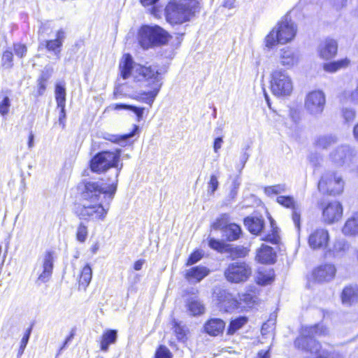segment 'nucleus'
<instances>
[{
  "mask_svg": "<svg viewBox=\"0 0 358 358\" xmlns=\"http://www.w3.org/2000/svg\"><path fill=\"white\" fill-rule=\"evenodd\" d=\"M120 156L121 150L116 149L113 152H99L90 160V167L94 173H101L110 168H115V182L110 185L92 180L83 182V204L77 211L80 219L92 221H103L106 219L117 190L118 176L123 167V164L120 163Z\"/></svg>",
  "mask_w": 358,
  "mask_h": 358,
  "instance_id": "f257e3e1",
  "label": "nucleus"
},
{
  "mask_svg": "<svg viewBox=\"0 0 358 358\" xmlns=\"http://www.w3.org/2000/svg\"><path fill=\"white\" fill-rule=\"evenodd\" d=\"M119 68L122 78L127 79L131 75L135 81L146 82L147 85L150 86L151 90L145 94L148 96L146 103H152L162 87V78L157 66L134 64L131 56L127 54L120 61Z\"/></svg>",
  "mask_w": 358,
  "mask_h": 358,
  "instance_id": "f03ea898",
  "label": "nucleus"
},
{
  "mask_svg": "<svg viewBox=\"0 0 358 358\" xmlns=\"http://www.w3.org/2000/svg\"><path fill=\"white\" fill-rule=\"evenodd\" d=\"M328 332L327 328L322 324L303 327L300 336L294 341V346L315 355V358H343L338 352L322 349L320 344L313 339L315 336H324Z\"/></svg>",
  "mask_w": 358,
  "mask_h": 358,
  "instance_id": "7ed1b4c3",
  "label": "nucleus"
},
{
  "mask_svg": "<svg viewBox=\"0 0 358 358\" xmlns=\"http://www.w3.org/2000/svg\"><path fill=\"white\" fill-rule=\"evenodd\" d=\"M297 27L287 16L282 19L265 38L266 46L272 48L278 43L286 44L296 36Z\"/></svg>",
  "mask_w": 358,
  "mask_h": 358,
  "instance_id": "20e7f679",
  "label": "nucleus"
},
{
  "mask_svg": "<svg viewBox=\"0 0 358 358\" xmlns=\"http://www.w3.org/2000/svg\"><path fill=\"white\" fill-rule=\"evenodd\" d=\"M169 38L168 32L157 25H144L138 32L139 44L146 50L166 44Z\"/></svg>",
  "mask_w": 358,
  "mask_h": 358,
  "instance_id": "39448f33",
  "label": "nucleus"
},
{
  "mask_svg": "<svg viewBox=\"0 0 358 358\" xmlns=\"http://www.w3.org/2000/svg\"><path fill=\"white\" fill-rule=\"evenodd\" d=\"M270 88L277 97H286L292 93L294 85L289 74L284 69H278L271 74Z\"/></svg>",
  "mask_w": 358,
  "mask_h": 358,
  "instance_id": "423d86ee",
  "label": "nucleus"
},
{
  "mask_svg": "<svg viewBox=\"0 0 358 358\" xmlns=\"http://www.w3.org/2000/svg\"><path fill=\"white\" fill-rule=\"evenodd\" d=\"M325 106L326 95L322 90L310 91L304 98V110L312 117H320L324 110Z\"/></svg>",
  "mask_w": 358,
  "mask_h": 358,
  "instance_id": "0eeeda50",
  "label": "nucleus"
},
{
  "mask_svg": "<svg viewBox=\"0 0 358 358\" xmlns=\"http://www.w3.org/2000/svg\"><path fill=\"white\" fill-rule=\"evenodd\" d=\"M343 188L342 176L333 171L324 173L318 182V189L323 194L335 196L343 192Z\"/></svg>",
  "mask_w": 358,
  "mask_h": 358,
  "instance_id": "6e6552de",
  "label": "nucleus"
},
{
  "mask_svg": "<svg viewBox=\"0 0 358 358\" xmlns=\"http://www.w3.org/2000/svg\"><path fill=\"white\" fill-rule=\"evenodd\" d=\"M252 273L250 266L245 262H236L228 265L224 270L226 280L232 283L246 281Z\"/></svg>",
  "mask_w": 358,
  "mask_h": 358,
  "instance_id": "1a4fd4ad",
  "label": "nucleus"
},
{
  "mask_svg": "<svg viewBox=\"0 0 358 358\" xmlns=\"http://www.w3.org/2000/svg\"><path fill=\"white\" fill-rule=\"evenodd\" d=\"M54 266V252L46 251L38 259L35 270L38 275L36 284L41 285L48 282L52 276Z\"/></svg>",
  "mask_w": 358,
  "mask_h": 358,
  "instance_id": "9d476101",
  "label": "nucleus"
},
{
  "mask_svg": "<svg viewBox=\"0 0 358 358\" xmlns=\"http://www.w3.org/2000/svg\"><path fill=\"white\" fill-rule=\"evenodd\" d=\"M357 155L356 150L348 145H341L329 153V159L337 166H348Z\"/></svg>",
  "mask_w": 358,
  "mask_h": 358,
  "instance_id": "9b49d317",
  "label": "nucleus"
},
{
  "mask_svg": "<svg viewBox=\"0 0 358 358\" xmlns=\"http://www.w3.org/2000/svg\"><path fill=\"white\" fill-rule=\"evenodd\" d=\"M276 57L279 64L286 69H292L297 66L301 60L300 52L290 47L280 49L277 52Z\"/></svg>",
  "mask_w": 358,
  "mask_h": 358,
  "instance_id": "f8f14e48",
  "label": "nucleus"
},
{
  "mask_svg": "<svg viewBox=\"0 0 358 358\" xmlns=\"http://www.w3.org/2000/svg\"><path fill=\"white\" fill-rule=\"evenodd\" d=\"M321 208L322 210V219L326 224H334L339 221L343 216V206L337 201L323 204Z\"/></svg>",
  "mask_w": 358,
  "mask_h": 358,
  "instance_id": "ddd939ff",
  "label": "nucleus"
},
{
  "mask_svg": "<svg viewBox=\"0 0 358 358\" xmlns=\"http://www.w3.org/2000/svg\"><path fill=\"white\" fill-rule=\"evenodd\" d=\"M330 236L327 229L317 228L310 233L308 245L313 250L324 249L329 244Z\"/></svg>",
  "mask_w": 358,
  "mask_h": 358,
  "instance_id": "4468645a",
  "label": "nucleus"
},
{
  "mask_svg": "<svg viewBox=\"0 0 358 358\" xmlns=\"http://www.w3.org/2000/svg\"><path fill=\"white\" fill-rule=\"evenodd\" d=\"M199 10L197 0H180V24L190 21Z\"/></svg>",
  "mask_w": 358,
  "mask_h": 358,
  "instance_id": "2eb2a0df",
  "label": "nucleus"
},
{
  "mask_svg": "<svg viewBox=\"0 0 358 358\" xmlns=\"http://www.w3.org/2000/svg\"><path fill=\"white\" fill-rule=\"evenodd\" d=\"M277 202L287 208L292 210V220L295 227L299 229H300V213H299V205L294 200L293 196H279L276 199Z\"/></svg>",
  "mask_w": 358,
  "mask_h": 358,
  "instance_id": "dca6fc26",
  "label": "nucleus"
},
{
  "mask_svg": "<svg viewBox=\"0 0 358 358\" xmlns=\"http://www.w3.org/2000/svg\"><path fill=\"white\" fill-rule=\"evenodd\" d=\"M336 273L334 265L327 264L315 268L313 272V278L317 282H328L331 280Z\"/></svg>",
  "mask_w": 358,
  "mask_h": 358,
  "instance_id": "f3484780",
  "label": "nucleus"
},
{
  "mask_svg": "<svg viewBox=\"0 0 358 358\" xmlns=\"http://www.w3.org/2000/svg\"><path fill=\"white\" fill-rule=\"evenodd\" d=\"M338 50V43L333 38H326L318 45L317 51L321 58L329 59L334 57Z\"/></svg>",
  "mask_w": 358,
  "mask_h": 358,
  "instance_id": "a211bd4d",
  "label": "nucleus"
},
{
  "mask_svg": "<svg viewBox=\"0 0 358 358\" xmlns=\"http://www.w3.org/2000/svg\"><path fill=\"white\" fill-rule=\"evenodd\" d=\"M218 301L220 309L231 312L239 308L241 302L231 294L223 290L219 293Z\"/></svg>",
  "mask_w": 358,
  "mask_h": 358,
  "instance_id": "6ab92c4d",
  "label": "nucleus"
},
{
  "mask_svg": "<svg viewBox=\"0 0 358 358\" xmlns=\"http://www.w3.org/2000/svg\"><path fill=\"white\" fill-rule=\"evenodd\" d=\"M210 273V270L206 266H198L187 270L185 278L191 284L201 282Z\"/></svg>",
  "mask_w": 358,
  "mask_h": 358,
  "instance_id": "aec40b11",
  "label": "nucleus"
},
{
  "mask_svg": "<svg viewBox=\"0 0 358 358\" xmlns=\"http://www.w3.org/2000/svg\"><path fill=\"white\" fill-rule=\"evenodd\" d=\"M342 303L345 306H351L358 301V285L350 284L345 286L341 293Z\"/></svg>",
  "mask_w": 358,
  "mask_h": 358,
  "instance_id": "412c9836",
  "label": "nucleus"
},
{
  "mask_svg": "<svg viewBox=\"0 0 358 358\" xmlns=\"http://www.w3.org/2000/svg\"><path fill=\"white\" fill-rule=\"evenodd\" d=\"M350 244L343 238L336 239L327 254L333 257H343L350 250Z\"/></svg>",
  "mask_w": 358,
  "mask_h": 358,
  "instance_id": "4be33fe9",
  "label": "nucleus"
},
{
  "mask_svg": "<svg viewBox=\"0 0 358 358\" xmlns=\"http://www.w3.org/2000/svg\"><path fill=\"white\" fill-rule=\"evenodd\" d=\"M65 38L66 33L61 29L57 31L55 39L45 41V48L48 50L54 52L55 55L59 57Z\"/></svg>",
  "mask_w": 358,
  "mask_h": 358,
  "instance_id": "5701e85b",
  "label": "nucleus"
},
{
  "mask_svg": "<svg viewBox=\"0 0 358 358\" xmlns=\"http://www.w3.org/2000/svg\"><path fill=\"white\" fill-rule=\"evenodd\" d=\"M225 327V322L219 318H212L208 320L204 325L205 331L213 336L222 334Z\"/></svg>",
  "mask_w": 358,
  "mask_h": 358,
  "instance_id": "b1692460",
  "label": "nucleus"
},
{
  "mask_svg": "<svg viewBox=\"0 0 358 358\" xmlns=\"http://www.w3.org/2000/svg\"><path fill=\"white\" fill-rule=\"evenodd\" d=\"M341 231L345 236H355L358 235V212L352 213L347 219Z\"/></svg>",
  "mask_w": 358,
  "mask_h": 358,
  "instance_id": "393cba45",
  "label": "nucleus"
},
{
  "mask_svg": "<svg viewBox=\"0 0 358 358\" xmlns=\"http://www.w3.org/2000/svg\"><path fill=\"white\" fill-rule=\"evenodd\" d=\"M166 21L171 24L179 23V2L177 0H171L165 8Z\"/></svg>",
  "mask_w": 358,
  "mask_h": 358,
  "instance_id": "a878e982",
  "label": "nucleus"
},
{
  "mask_svg": "<svg viewBox=\"0 0 358 358\" xmlns=\"http://www.w3.org/2000/svg\"><path fill=\"white\" fill-rule=\"evenodd\" d=\"M275 252L273 249L268 245H262L257 250L256 259L262 264H272L275 259Z\"/></svg>",
  "mask_w": 358,
  "mask_h": 358,
  "instance_id": "bb28decb",
  "label": "nucleus"
},
{
  "mask_svg": "<svg viewBox=\"0 0 358 358\" xmlns=\"http://www.w3.org/2000/svg\"><path fill=\"white\" fill-rule=\"evenodd\" d=\"M139 127L137 125L134 126L133 131L129 134H124V135H116V134H112L106 133L103 136V138H104L106 141H109L112 143H115L121 146H126L127 145V141L131 137L134 136L136 132L138 130Z\"/></svg>",
  "mask_w": 358,
  "mask_h": 358,
  "instance_id": "cd10ccee",
  "label": "nucleus"
},
{
  "mask_svg": "<svg viewBox=\"0 0 358 358\" xmlns=\"http://www.w3.org/2000/svg\"><path fill=\"white\" fill-rule=\"evenodd\" d=\"M244 224L252 234L257 235L262 231L264 222L261 217H248L244 220Z\"/></svg>",
  "mask_w": 358,
  "mask_h": 358,
  "instance_id": "c85d7f7f",
  "label": "nucleus"
},
{
  "mask_svg": "<svg viewBox=\"0 0 358 358\" xmlns=\"http://www.w3.org/2000/svg\"><path fill=\"white\" fill-rule=\"evenodd\" d=\"M117 338L116 330L109 329L103 332L100 340V348L101 351L107 352L110 345L115 343Z\"/></svg>",
  "mask_w": 358,
  "mask_h": 358,
  "instance_id": "c756f323",
  "label": "nucleus"
},
{
  "mask_svg": "<svg viewBox=\"0 0 358 358\" xmlns=\"http://www.w3.org/2000/svg\"><path fill=\"white\" fill-rule=\"evenodd\" d=\"M340 102L343 104L350 103L353 105L358 104V82L355 89L345 90L340 95Z\"/></svg>",
  "mask_w": 358,
  "mask_h": 358,
  "instance_id": "7c9ffc66",
  "label": "nucleus"
},
{
  "mask_svg": "<svg viewBox=\"0 0 358 358\" xmlns=\"http://www.w3.org/2000/svg\"><path fill=\"white\" fill-rule=\"evenodd\" d=\"M350 64V61L348 58L342 59L340 60L325 63L323 65V69L328 73H335L337 71L347 68Z\"/></svg>",
  "mask_w": 358,
  "mask_h": 358,
  "instance_id": "2f4dec72",
  "label": "nucleus"
},
{
  "mask_svg": "<svg viewBox=\"0 0 358 358\" xmlns=\"http://www.w3.org/2000/svg\"><path fill=\"white\" fill-rule=\"evenodd\" d=\"M92 278V270L89 264H86L82 269L79 278V289L84 290L90 285Z\"/></svg>",
  "mask_w": 358,
  "mask_h": 358,
  "instance_id": "473e14b6",
  "label": "nucleus"
},
{
  "mask_svg": "<svg viewBox=\"0 0 358 358\" xmlns=\"http://www.w3.org/2000/svg\"><path fill=\"white\" fill-rule=\"evenodd\" d=\"M248 322V318L245 316H240L232 319L227 327V334L228 335H233L237 331L241 329Z\"/></svg>",
  "mask_w": 358,
  "mask_h": 358,
  "instance_id": "72a5a7b5",
  "label": "nucleus"
},
{
  "mask_svg": "<svg viewBox=\"0 0 358 358\" xmlns=\"http://www.w3.org/2000/svg\"><path fill=\"white\" fill-rule=\"evenodd\" d=\"M241 228L236 224H229L224 228L222 236L229 241H235L239 238Z\"/></svg>",
  "mask_w": 358,
  "mask_h": 358,
  "instance_id": "f704fd0d",
  "label": "nucleus"
},
{
  "mask_svg": "<svg viewBox=\"0 0 358 358\" xmlns=\"http://www.w3.org/2000/svg\"><path fill=\"white\" fill-rule=\"evenodd\" d=\"M338 141V138L335 135H323L319 136L316 141L315 144L316 146L321 149H327L330 146L336 143Z\"/></svg>",
  "mask_w": 358,
  "mask_h": 358,
  "instance_id": "c9c22d12",
  "label": "nucleus"
},
{
  "mask_svg": "<svg viewBox=\"0 0 358 358\" xmlns=\"http://www.w3.org/2000/svg\"><path fill=\"white\" fill-rule=\"evenodd\" d=\"M187 306L189 310L193 315H199L204 313V306L196 296L192 298Z\"/></svg>",
  "mask_w": 358,
  "mask_h": 358,
  "instance_id": "e433bc0d",
  "label": "nucleus"
},
{
  "mask_svg": "<svg viewBox=\"0 0 358 358\" xmlns=\"http://www.w3.org/2000/svg\"><path fill=\"white\" fill-rule=\"evenodd\" d=\"M271 232L265 235L262 239L273 244H278L280 241V235L278 229L275 226L274 221L271 220Z\"/></svg>",
  "mask_w": 358,
  "mask_h": 358,
  "instance_id": "4c0bfd02",
  "label": "nucleus"
},
{
  "mask_svg": "<svg viewBox=\"0 0 358 358\" xmlns=\"http://www.w3.org/2000/svg\"><path fill=\"white\" fill-rule=\"evenodd\" d=\"M55 99L57 107L60 108H65L66 104V90L64 86L59 84L55 87Z\"/></svg>",
  "mask_w": 358,
  "mask_h": 358,
  "instance_id": "58836bf2",
  "label": "nucleus"
},
{
  "mask_svg": "<svg viewBox=\"0 0 358 358\" xmlns=\"http://www.w3.org/2000/svg\"><path fill=\"white\" fill-rule=\"evenodd\" d=\"M115 110H130L133 111L137 116L138 121L139 122L143 117L144 108H138L131 105L123 104V103H117L115 104Z\"/></svg>",
  "mask_w": 358,
  "mask_h": 358,
  "instance_id": "ea45409f",
  "label": "nucleus"
},
{
  "mask_svg": "<svg viewBox=\"0 0 358 358\" xmlns=\"http://www.w3.org/2000/svg\"><path fill=\"white\" fill-rule=\"evenodd\" d=\"M286 190L287 187L285 184H278L275 185L266 187L264 188V193L267 196H271L273 195H277L285 192Z\"/></svg>",
  "mask_w": 358,
  "mask_h": 358,
  "instance_id": "a19ab883",
  "label": "nucleus"
},
{
  "mask_svg": "<svg viewBox=\"0 0 358 358\" xmlns=\"http://www.w3.org/2000/svg\"><path fill=\"white\" fill-rule=\"evenodd\" d=\"M76 239L80 243H84L88 236L87 227L83 223L80 222L76 229Z\"/></svg>",
  "mask_w": 358,
  "mask_h": 358,
  "instance_id": "79ce46f5",
  "label": "nucleus"
},
{
  "mask_svg": "<svg viewBox=\"0 0 358 358\" xmlns=\"http://www.w3.org/2000/svg\"><path fill=\"white\" fill-rule=\"evenodd\" d=\"M10 107V100L7 95H0V114L6 115Z\"/></svg>",
  "mask_w": 358,
  "mask_h": 358,
  "instance_id": "37998d69",
  "label": "nucleus"
},
{
  "mask_svg": "<svg viewBox=\"0 0 358 358\" xmlns=\"http://www.w3.org/2000/svg\"><path fill=\"white\" fill-rule=\"evenodd\" d=\"M31 333V327H29L27 329L25 334H24L23 337L21 339L20 341V348L18 350L17 352V357L20 358L21 355L24 353V351L27 347V345L28 343V341L29 340V337Z\"/></svg>",
  "mask_w": 358,
  "mask_h": 358,
  "instance_id": "c03bdc74",
  "label": "nucleus"
},
{
  "mask_svg": "<svg viewBox=\"0 0 358 358\" xmlns=\"http://www.w3.org/2000/svg\"><path fill=\"white\" fill-rule=\"evenodd\" d=\"M227 222H228L227 217V215H222L220 217L217 218L215 220V222H213V224H212V227L214 229H220L223 232L224 228L226 226H228Z\"/></svg>",
  "mask_w": 358,
  "mask_h": 358,
  "instance_id": "a18cd8bd",
  "label": "nucleus"
},
{
  "mask_svg": "<svg viewBox=\"0 0 358 358\" xmlns=\"http://www.w3.org/2000/svg\"><path fill=\"white\" fill-rule=\"evenodd\" d=\"M342 115L346 122L353 121L356 116V112L350 108H344L342 110Z\"/></svg>",
  "mask_w": 358,
  "mask_h": 358,
  "instance_id": "49530a36",
  "label": "nucleus"
},
{
  "mask_svg": "<svg viewBox=\"0 0 358 358\" xmlns=\"http://www.w3.org/2000/svg\"><path fill=\"white\" fill-rule=\"evenodd\" d=\"M171 357L169 350L163 345H161L155 352V358H171Z\"/></svg>",
  "mask_w": 358,
  "mask_h": 358,
  "instance_id": "de8ad7c7",
  "label": "nucleus"
},
{
  "mask_svg": "<svg viewBox=\"0 0 358 358\" xmlns=\"http://www.w3.org/2000/svg\"><path fill=\"white\" fill-rule=\"evenodd\" d=\"M13 53L9 50H6L3 52L2 56V64L4 66L10 68L13 66Z\"/></svg>",
  "mask_w": 358,
  "mask_h": 358,
  "instance_id": "09e8293b",
  "label": "nucleus"
},
{
  "mask_svg": "<svg viewBox=\"0 0 358 358\" xmlns=\"http://www.w3.org/2000/svg\"><path fill=\"white\" fill-rule=\"evenodd\" d=\"M203 254L201 251L196 250L191 254L188 260L187 265H192L199 262L203 257Z\"/></svg>",
  "mask_w": 358,
  "mask_h": 358,
  "instance_id": "8fccbe9b",
  "label": "nucleus"
},
{
  "mask_svg": "<svg viewBox=\"0 0 358 358\" xmlns=\"http://www.w3.org/2000/svg\"><path fill=\"white\" fill-rule=\"evenodd\" d=\"M209 246L211 248L220 252H222L224 250V244L222 242L215 240L214 238L210 239Z\"/></svg>",
  "mask_w": 358,
  "mask_h": 358,
  "instance_id": "3c124183",
  "label": "nucleus"
},
{
  "mask_svg": "<svg viewBox=\"0 0 358 358\" xmlns=\"http://www.w3.org/2000/svg\"><path fill=\"white\" fill-rule=\"evenodd\" d=\"M348 0H327L328 3L338 10L346 6Z\"/></svg>",
  "mask_w": 358,
  "mask_h": 358,
  "instance_id": "603ef678",
  "label": "nucleus"
},
{
  "mask_svg": "<svg viewBox=\"0 0 358 358\" xmlns=\"http://www.w3.org/2000/svg\"><path fill=\"white\" fill-rule=\"evenodd\" d=\"M14 51L16 55L20 57H23L27 52V47L22 44H15Z\"/></svg>",
  "mask_w": 358,
  "mask_h": 358,
  "instance_id": "864d4df0",
  "label": "nucleus"
},
{
  "mask_svg": "<svg viewBox=\"0 0 358 358\" xmlns=\"http://www.w3.org/2000/svg\"><path fill=\"white\" fill-rule=\"evenodd\" d=\"M219 185V182L217 176L213 175L210 176V181L208 182V188L210 189L211 193H214L215 191L217 189Z\"/></svg>",
  "mask_w": 358,
  "mask_h": 358,
  "instance_id": "5fc2aeb1",
  "label": "nucleus"
},
{
  "mask_svg": "<svg viewBox=\"0 0 358 358\" xmlns=\"http://www.w3.org/2000/svg\"><path fill=\"white\" fill-rule=\"evenodd\" d=\"M289 115L290 118L294 122H298L301 117H300V111L296 109L292 108L289 109Z\"/></svg>",
  "mask_w": 358,
  "mask_h": 358,
  "instance_id": "6e6d98bb",
  "label": "nucleus"
},
{
  "mask_svg": "<svg viewBox=\"0 0 358 358\" xmlns=\"http://www.w3.org/2000/svg\"><path fill=\"white\" fill-rule=\"evenodd\" d=\"M52 72V69H45L44 71H42L38 79L42 81L47 82L48 80V79L50 78Z\"/></svg>",
  "mask_w": 358,
  "mask_h": 358,
  "instance_id": "4d7b16f0",
  "label": "nucleus"
},
{
  "mask_svg": "<svg viewBox=\"0 0 358 358\" xmlns=\"http://www.w3.org/2000/svg\"><path fill=\"white\" fill-rule=\"evenodd\" d=\"M46 90V82L38 79V91L37 96H41Z\"/></svg>",
  "mask_w": 358,
  "mask_h": 358,
  "instance_id": "13d9d810",
  "label": "nucleus"
},
{
  "mask_svg": "<svg viewBox=\"0 0 358 358\" xmlns=\"http://www.w3.org/2000/svg\"><path fill=\"white\" fill-rule=\"evenodd\" d=\"M223 143L222 137H217L214 141L213 149L215 153L218 152V150L222 148Z\"/></svg>",
  "mask_w": 358,
  "mask_h": 358,
  "instance_id": "bf43d9fd",
  "label": "nucleus"
},
{
  "mask_svg": "<svg viewBox=\"0 0 358 358\" xmlns=\"http://www.w3.org/2000/svg\"><path fill=\"white\" fill-rule=\"evenodd\" d=\"M240 301H245L249 306H252L255 303L253 297L250 294H244L240 298Z\"/></svg>",
  "mask_w": 358,
  "mask_h": 358,
  "instance_id": "052dcab7",
  "label": "nucleus"
},
{
  "mask_svg": "<svg viewBox=\"0 0 358 358\" xmlns=\"http://www.w3.org/2000/svg\"><path fill=\"white\" fill-rule=\"evenodd\" d=\"M236 0H224L222 5L224 7L231 9L235 7Z\"/></svg>",
  "mask_w": 358,
  "mask_h": 358,
  "instance_id": "680f3d73",
  "label": "nucleus"
},
{
  "mask_svg": "<svg viewBox=\"0 0 358 358\" xmlns=\"http://www.w3.org/2000/svg\"><path fill=\"white\" fill-rule=\"evenodd\" d=\"M238 187H239V183H236V182L234 183V187L231 189L230 194H229V196L231 199H234L236 196V195L238 194Z\"/></svg>",
  "mask_w": 358,
  "mask_h": 358,
  "instance_id": "e2e57ef3",
  "label": "nucleus"
},
{
  "mask_svg": "<svg viewBox=\"0 0 358 358\" xmlns=\"http://www.w3.org/2000/svg\"><path fill=\"white\" fill-rule=\"evenodd\" d=\"M66 118L65 108H61L60 115L59 117V124H62V127H64V120Z\"/></svg>",
  "mask_w": 358,
  "mask_h": 358,
  "instance_id": "0e129e2a",
  "label": "nucleus"
},
{
  "mask_svg": "<svg viewBox=\"0 0 358 358\" xmlns=\"http://www.w3.org/2000/svg\"><path fill=\"white\" fill-rule=\"evenodd\" d=\"M255 358H270L268 350H260Z\"/></svg>",
  "mask_w": 358,
  "mask_h": 358,
  "instance_id": "69168bd1",
  "label": "nucleus"
},
{
  "mask_svg": "<svg viewBox=\"0 0 358 358\" xmlns=\"http://www.w3.org/2000/svg\"><path fill=\"white\" fill-rule=\"evenodd\" d=\"M145 261L144 260H142V259H140V260H138L136 261L135 263H134V268L136 270V271H140L142 267H143V265L144 264Z\"/></svg>",
  "mask_w": 358,
  "mask_h": 358,
  "instance_id": "338daca9",
  "label": "nucleus"
},
{
  "mask_svg": "<svg viewBox=\"0 0 358 358\" xmlns=\"http://www.w3.org/2000/svg\"><path fill=\"white\" fill-rule=\"evenodd\" d=\"M248 157H249V155L247 153V152H244L243 154V155L241 156V163L242 164L241 166V169H243L245 164V163L247 162L248 159Z\"/></svg>",
  "mask_w": 358,
  "mask_h": 358,
  "instance_id": "774afa93",
  "label": "nucleus"
}]
</instances>
